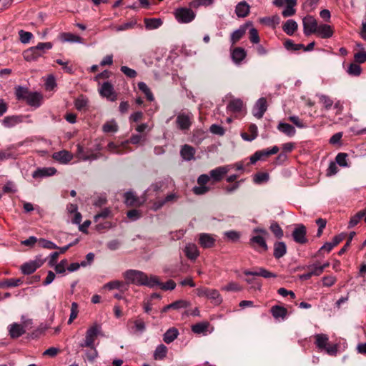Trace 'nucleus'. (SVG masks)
Masks as SVG:
<instances>
[{
  "label": "nucleus",
  "instance_id": "nucleus-1",
  "mask_svg": "<svg viewBox=\"0 0 366 366\" xmlns=\"http://www.w3.org/2000/svg\"><path fill=\"white\" fill-rule=\"evenodd\" d=\"M127 284H133L139 286H147L149 287H155L159 284V278L156 275L147 276L144 272L136 270L128 269L123 273Z\"/></svg>",
  "mask_w": 366,
  "mask_h": 366
},
{
  "label": "nucleus",
  "instance_id": "nucleus-2",
  "mask_svg": "<svg viewBox=\"0 0 366 366\" xmlns=\"http://www.w3.org/2000/svg\"><path fill=\"white\" fill-rule=\"evenodd\" d=\"M101 333V325L94 323L86 331L84 340L79 344V347L83 350L85 347H96L95 340Z\"/></svg>",
  "mask_w": 366,
  "mask_h": 366
},
{
  "label": "nucleus",
  "instance_id": "nucleus-3",
  "mask_svg": "<svg viewBox=\"0 0 366 366\" xmlns=\"http://www.w3.org/2000/svg\"><path fill=\"white\" fill-rule=\"evenodd\" d=\"M174 16L179 23L188 24L195 19L196 14L191 8L179 7L174 10Z\"/></svg>",
  "mask_w": 366,
  "mask_h": 366
},
{
  "label": "nucleus",
  "instance_id": "nucleus-4",
  "mask_svg": "<svg viewBox=\"0 0 366 366\" xmlns=\"http://www.w3.org/2000/svg\"><path fill=\"white\" fill-rule=\"evenodd\" d=\"M317 97L319 98L320 103L322 104L325 110H330L334 104V109L336 110V115H340L342 114L343 110V105L340 101H337L334 104L333 100L327 95L319 94Z\"/></svg>",
  "mask_w": 366,
  "mask_h": 366
},
{
  "label": "nucleus",
  "instance_id": "nucleus-5",
  "mask_svg": "<svg viewBox=\"0 0 366 366\" xmlns=\"http://www.w3.org/2000/svg\"><path fill=\"white\" fill-rule=\"evenodd\" d=\"M32 324L31 320L24 321L22 324L13 323L9 326V332L11 338H18L26 332V328Z\"/></svg>",
  "mask_w": 366,
  "mask_h": 366
},
{
  "label": "nucleus",
  "instance_id": "nucleus-6",
  "mask_svg": "<svg viewBox=\"0 0 366 366\" xmlns=\"http://www.w3.org/2000/svg\"><path fill=\"white\" fill-rule=\"evenodd\" d=\"M99 92L102 97L107 98L111 102H114L117 99V94L114 91V86L109 81L104 82L99 89Z\"/></svg>",
  "mask_w": 366,
  "mask_h": 366
},
{
  "label": "nucleus",
  "instance_id": "nucleus-7",
  "mask_svg": "<svg viewBox=\"0 0 366 366\" xmlns=\"http://www.w3.org/2000/svg\"><path fill=\"white\" fill-rule=\"evenodd\" d=\"M304 34L310 36L315 34L318 27L317 20L312 16H307L302 19Z\"/></svg>",
  "mask_w": 366,
  "mask_h": 366
},
{
  "label": "nucleus",
  "instance_id": "nucleus-8",
  "mask_svg": "<svg viewBox=\"0 0 366 366\" xmlns=\"http://www.w3.org/2000/svg\"><path fill=\"white\" fill-rule=\"evenodd\" d=\"M280 149L277 146H274L271 149L257 151L251 157V164L256 163L258 160L264 159V158L275 154L279 152Z\"/></svg>",
  "mask_w": 366,
  "mask_h": 366
},
{
  "label": "nucleus",
  "instance_id": "nucleus-9",
  "mask_svg": "<svg viewBox=\"0 0 366 366\" xmlns=\"http://www.w3.org/2000/svg\"><path fill=\"white\" fill-rule=\"evenodd\" d=\"M192 115L182 113L177 115L176 122L181 130H187L192 124Z\"/></svg>",
  "mask_w": 366,
  "mask_h": 366
},
{
  "label": "nucleus",
  "instance_id": "nucleus-10",
  "mask_svg": "<svg viewBox=\"0 0 366 366\" xmlns=\"http://www.w3.org/2000/svg\"><path fill=\"white\" fill-rule=\"evenodd\" d=\"M267 109V100L265 98L259 99L255 103L252 114L257 119H261Z\"/></svg>",
  "mask_w": 366,
  "mask_h": 366
},
{
  "label": "nucleus",
  "instance_id": "nucleus-11",
  "mask_svg": "<svg viewBox=\"0 0 366 366\" xmlns=\"http://www.w3.org/2000/svg\"><path fill=\"white\" fill-rule=\"evenodd\" d=\"M84 352L83 359L84 361L94 362L99 356L98 351L96 347H85L83 350L80 348L77 352Z\"/></svg>",
  "mask_w": 366,
  "mask_h": 366
},
{
  "label": "nucleus",
  "instance_id": "nucleus-12",
  "mask_svg": "<svg viewBox=\"0 0 366 366\" xmlns=\"http://www.w3.org/2000/svg\"><path fill=\"white\" fill-rule=\"evenodd\" d=\"M292 237L295 241L300 244H305L307 239L306 238V228L303 224H299L293 231Z\"/></svg>",
  "mask_w": 366,
  "mask_h": 366
},
{
  "label": "nucleus",
  "instance_id": "nucleus-13",
  "mask_svg": "<svg viewBox=\"0 0 366 366\" xmlns=\"http://www.w3.org/2000/svg\"><path fill=\"white\" fill-rule=\"evenodd\" d=\"M230 168L229 166H222L218 167L209 172V174L211 178L214 182H219L221 181L224 176L227 174V172L229 171Z\"/></svg>",
  "mask_w": 366,
  "mask_h": 366
},
{
  "label": "nucleus",
  "instance_id": "nucleus-14",
  "mask_svg": "<svg viewBox=\"0 0 366 366\" xmlns=\"http://www.w3.org/2000/svg\"><path fill=\"white\" fill-rule=\"evenodd\" d=\"M244 274L247 276H260L266 279L275 278L277 277V274L272 272L264 267H259L257 271L255 272L244 270Z\"/></svg>",
  "mask_w": 366,
  "mask_h": 366
},
{
  "label": "nucleus",
  "instance_id": "nucleus-15",
  "mask_svg": "<svg viewBox=\"0 0 366 366\" xmlns=\"http://www.w3.org/2000/svg\"><path fill=\"white\" fill-rule=\"evenodd\" d=\"M249 244L255 249H257V247L262 248L263 251H267L268 249L265 238L262 235L252 236L249 239Z\"/></svg>",
  "mask_w": 366,
  "mask_h": 366
},
{
  "label": "nucleus",
  "instance_id": "nucleus-16",
  "mask_svg": "<svg viewBox=\"0 0 366 366\" xmlns=\"http://www.w3.org/2000/svg\"><path fill=\"white\" fill-rule=\"evenodd\" d=\"M243 109L244 103L240 99L230 100L227 106V111L230 113H240Z\"/></svg>",
  "mask_w": 366,
  "mask_h": 366
},
{
  "label": "nucleus",
  "instance_id": "nucleus-17",
  "mask_svg": "<svg viewBox=\"0 0 366 366\" xmlns=\"http://www.w3.org/2000/svg\"><path fill=\"white\" fill-rule=\"evenodd\" d=\"M318 36L322 39H328L332 36L334 30L330 25L320 24L318 25L317 31L315 33Z\"/></svg>",
  "mask_w": 366,
  "mask_h": 366
},
{
  "label": "nucleus",
  "instance_id": "nucleus-18",
  "mask_svg": "<svg viewBox=\"0 0 366 366\" xmlns=\"http://www.w3.org/2000/svg\"><path fill=\"white\" fill-rule=\"evenodd\" d=\"M52 158L61 164H67L72 158L73 155L66 150H61L58 152H54L52 154Z\"/></svg>",
  "mask_w": 366,
  "mask_h": 366
},
{
  "label": "nucleus",
  "instance_id": "nucleus-19",
  "mask_svg": "<svg viewBox=\"0 0 366 366\" xmlns=\"http://www.w3.org/2000/svg\"><path fill=\"white\" fill-rule=\"evenodd\" d=\"M56 172V169L54 167L39 168L33 172L32 177L36 179L50 177L55 174Z\"/></svg>",
  "mask_w": 366,
  "mask_h": 366
},
{
  "label": "nucleus",
  "instance_id": "nucleus-20",
  "mask_svg": "<svg viewBox=\"0 0 366 366\" xmlns=\"http://www.w3.org/2000/svg\"><path fill=\"white\" fill-rule=\"evenodd\" d=\"M199 243L204 248H211L214 245L215 239L209 234L202 233L199 234Z\"/></svg>",
  "mask_w": 366,
  "mask_h": 366
},
{
  "label": "nucleus",
  "instance_id": "nucleus-21",
  "mask_svg": "<svg viewBox=\"0 0 366 366\" xmlns=\"http://www.w3.org/2000/svg\"><path fill=\"white\" fill-rule=\"evenodd\" d=\"M26 101L29 105L39 107L41 104L42 95L39 92H29Z\"/></svg>",
  "mask_w": 366,
  "mask_h": 366
},
{
  "label": "nucleus",
  "instance_id": "nucleus-22",
  "mask_svg": "<svg viewBox=\"0 0 366 366\" xmlns=\"http://www.w3.org/2000/svg\"><path fill=\"white\" fill-rule=\"evenodd\" d=\"M271 314L276 320H285L287 315V310L280 305H274L270 310Z\"/></svg>",
  "mask_w": 366,
  "mask_h": 366
},
{
  "label": "nucleus",
  "instance_id": "nucleus-23",
  "mask_svg": "<svg viewBox=\"0 0 366 366\" xmlns=\"http://www.w3.org/2000/svg\"><path fill=\"white\" fill-rule=\"evenodd\" d=\"M137 22L135 19H132L127 22L123 23L120 25H114L112 24L109 26V28L117 32L127 31L133 29Z\"/></svg>",
  "mask_w": 366,
  "mask_h": 366
},
{
  "label": "nucleus",
  "instance_id": "nucleus-24",
  "mask_svg": "<svg viewBox=\"0 0 366 366\" xmlns=\"http://www.w3.org/2000/svg\"><path fill=\"white\" fill-rule=\"evenodd\" d=\"M181 157L186 161H190L194 159L195 149L190 145L184 144L180 151Z\"/></svg>",
  "mask_w": 366,
  "mask_h": 366
},
{
  "label": "nucleus",
  "instance_id": "nucleus-25",
  "mask_svg": "<svg viewBox=\"0 0 366 366\" xmlns=\"http://www.w3.org/2000/svg\"><path fill=\"white\" fill-rule=\"evenodd\" d=\"M232 59L236 64H239L243 61L246 56V51L242 47L234 48L231 53Z\"/></svg>",
  "mask_w": 366,
  "mask_h": 366
},
{
  "label": "nucleus",
  "instance_id": "nucleus-26",
  "mask_svg": "<svg viewBox=\"0 0 366 366\" xmlns=\"http://www.w3.org/2000/svg\"><path fill=\"white\" fill-rule=\"evenodd\" d=\"M184 252L187 257L192 260L196 259L199 254L197 245L192 243L187 244Z\"/></svg>",
  "mask_w": 366,
  "mask_h": 366
},
{
  "label": "nucleus",
  "instance_id": "nucleus-27",
  "mask_svg": "<svg viewBox=\"0 0 366 366\" xmlns=\"http://www.w3.org/2000/svg\"><path fill=\"white\" fill-rule=\"evenodd\" d=\"M235 13L238 17L247 16L249 13V5L244 1L239 2L235 7Z\"/></svg>",
  "mask_w": 366,
  "mask_h": 366
},
{
  "label": "nucleus",
  "instance_id": "nucleus-28",
  "mask_svg": "<svg viewBox=\"0 0 366 366\" xmlns=\"http://www.w3.org/2000/svg\"><path fill=\"white\" fill-rule=\"evenodd\" d=\"M286 7L282 11V14L284 17L292 16L295 14L294 7L297 5V0H285Z\"/></svg>",
  "mask_w": 366,
  "mask_h": 366
},
{
  "label": "nucleus",
  "instance_id": "nucleus-29",
  "mask_svg": "<svg viewBox=\"0 0 366 366\" xmlns=\"http://www.w3.org/2000/svg\"><path fill=\"white\" fill-rule=\"evenodd\" d=\"M40 264L35 261L24 263L21 267V272L24 274H30L34 272Z\"/></svg>",
  "mask_w": 366,
  "mask_h": 366
},
{
  "label": "nucleus",
  "instance_id": "nucleus-30",
  "mask_svg": "<svg viewBox=\"0 0 366 366\" xmlns=\"http://www.w3.org/2000/svg\"><path fill=\"white\" fill-rule=\"evenodd\" d=\"M248 130L249 134L244 132L241 134V137L244 140L251 142L256 139L258 135L257 127L254 124H252L249 126Z\"/></svg>",
  "mask_w": 366,
  "mask_h": 366
},
{
  "label": "nucleus",
  "instance_id": "nucleus-31",
  "mask_svg": "<svg viewBox=\"0 0 366 366\" xmlns=\"http://www.w3.org/2000/svg\"><path fill=\"white\" fill-rule=\"evenodd\" d=\"M24 59L27 61H36L41 56V54L36 51L34 46L31 47L23 53Z\"/></svg>",
  "mask_w": 366,
  "mask_h": 366
},
{
  "label": "nucleus",
  "instance_id": "nucleus-32",
  "mask_svg": "<svg viewBox=\"0 0 366 366\" xmlns=\"http://www.w3.org/2000/svg\"><path fill=\"white\" fill-rule=\"evenodd\" d=\"M287 252L286 244L283 242H278L274 244V257L276 259L282 257Z\"/></svg>",
  "mask_w": 366,
  "mask_h": 366
},
{
  "label": "nucleus",
  "instance_id": "nucleus-33",
  "mask_svg": "<svg viewBox=\"0 0 366 366\" xmlns=\"http://www.w3.org/2000/svg\"><path fill=\"white\" fill-rule=\"evenodd\" d=\"M246 30L247 25H243L232 33L230 41L232 45L242 39V37L245 34Z\"/></svg>",
  "mask_w": 366,
  "mask_h": 366
},
{
  "label": "nucleus",
  "instance_id": "nucleus-34",
  "mask_svg": "<svg viewBox=\"0 0 366 366\" xmlns=\"http://www.w3.org/2000/svg\"><path fill=\"white\" fill-rule=\"evenodd\" d=\"M59 39L62 42H81V37L69 32L61 33L59 36Z\"/></svg>",
  "mask_w": 366,
  "mask_h": 366
},
{
  "label": "nucleus",
  "instance_id": "nucleus-35",
  "mask_svg": "<svg viewBox=\"0 0 366 366\" xmlns=\"http://www.w3.org/2000/svg\"><path fill=\"white\" fill-rule=\"evenodd\" d=\"M179 335L178 330L175 327L169 328L163 336V340L167 344L172 342Z\"/></svg>",
  "mask_w": 366,
  "mask_h": 366
},
{
  "label": "nucleus",
  "instance_id": "nucleus-36",
  "mask_svg": "<svg viewBox=\"0 0 366 366\" xmlns=\"http://www.w3.org/2000/svg\"><path fill=\"white\" fill-rule=\"evenodd\" d=\"M315 345L319 350H324L328 344L329 338L325 334H317L315 336Z\"/></svg>",
  "mask_w": 366,
  "mask_h": 366
},
{
  "label": "nucleus",
  "instance_id": "nucleus-37",
  "mask_svg": "<svg viewBox=\"0 0 366 366\" xmlns=\"http://www.w3.org/2000/svg\"><path fill=\"white\" fill-rule=\"evenodd\" d=\"M104 288L108 289L109 290H119L122 292L127 290L124 282L119 280L109 282L104 285Z\"/></svg>",
  "mask_w": 366,
  "mask_h": 366
},
{
  "label": "nucleus",
  "instance_id": "nucleus-38",
  "mask_svg": "<svg viewBox=\"0 0 366 366\" xmlns=\"http://www.w3.org/2000/svg\"><path fill=\"white\" fill-rule=\"evenodd\" d=\"M144 24L147 29L152 30L158 29L162 24V21L159 18L144 19Z\"/></svg>",
  "mask_w": 366,
  "mask_h": 366
},
{
  "label": "nucleus",
  "instance_id": "nucleus-39",
  "mask_svg": "<svg viewBox=\"0 0 366 366\" xmlns=\"http://www.w3.org/2000/svg\"><path fill=\"white\" fill-rule=\"evenodd\" d=\"M277 129L289 137H292L296 133L295 127L287 123H280L277 126Z\"/></svg>",
  "mask_w": 366,
  "mask_h": 366
},
{
  "label": "nucleus",
  "instance_id": "nucleus-40",
  "mask_svg": "<svg viewBox=\"0 0 366 366\" xmlns=\"http://www.w3.org/2000/svg\"><path fill=\"white\" fill-rule=\"evenodd\" d=\"M129 141L123 142L121 145H117L114 142H109L107 145V149L112 152L118 154H122L124 153L123 148L126 147Z\"/></svg>",
  "mask_w": 366,
  "mask_h": 366
},
{
  "label": "nucleus",
  "instance_id": "nucleus-41",
  "mask_svg": "<svg viewBox=\"0 0 366 366\" xmlns=\"http://www.w3.org/2000/svg\"><path fill=\"white\" fill-rule=\"evenodd\" d=\"M209 326V322H202L192 326V331L195 334H205Z\"/></svg>",
  "mask_w": 366,
  "mask_h": 366
},
{
  "label": "nucleus",
  "instance_id": "nucleus-42",
  "mask_svg": "<svg viewBox=\"0 0 366 366\" xmlns=\"http://www.w3.org/2000/svg\"><path fill=\"white\" fill-rule=\"evenodd\" d=\"M129 322L134 324L132 327L134 332L142 333L146 329L145 323L142 318L138 317L134 321L129 320Z\"/></svg>",
  "mask_w": 366,
  "mask_h": 366
},
{
  "label": "nucleus",
  "instance_id": "nucleus-43",
  "mask_svg": "<svg viewBox=\"0 0 366 366\" xmlns=\"http://www.w3.org/2000/svg\"><path fill=\"white\" fill-rule=\"evenodd\" d=\"M21 120L19 117L17 116H8L4 118L2 120V124L7 128L12 127L21 122Z\"/></svg>",
  "mask_w": 366,
  "mask_h": 366
},
{
  "label": "nucleus",
  "instance_id": "nucleus-44",
  "mask_svg": "<svg viewBox=\"0 0 366 366\" xmlns=\"http://www.w3.org/2000/svg\"><path fill=\"white\" fill-rule=\"evenodd\" d=\"M297 29V24L292 19L287 20L283 26L284 31L288 35H292Z\"/></svg>",
  "mask_w": 366,
  "mask_h": 366
},
{
  "label": "nucleus",
  "instance_id": "nucleus-45",
  "mask_svg": "<svg viewBox=\"0 0 366 366\" xmlns=\"http://www.w3.org/2000/svg\"><path fill=\"white\" fill-rule=\"evenodd\" d=\"M366 215V209L359 211L357 214L352 216L349 222L348 227L352 228L356 226L360 219Z\"/></svg>",
  "mask_w": 366,
  "mask_h": 366
},
{
  "label": "nucleus",
  "instance_id": "nucleus-46",
  "mask_svg": "<svg viewBox=\"0 0 366 366\" xmlns=\"http://www.w3.org/2000/svg\"><path fill=\"white\" fill-rule=\"evenodd\" d=\"M102 130L105 133L117 132L118 130L117 123L114 119L108 121L102 126Z\"/></svg>",
  "mask_w": 366,
  "mask_h": 366
},
{
  "label": "nucleus",
  "instance_id": "nucleus-47",
  "mask_svg": "<svg viewBox=\"0 0 366 366\" xmlns=\"http://www.w3.org/2000/svg\"><path fill=\"white\" fill-rule=\"evenodd\" d=\"M167 354V347L161 344L158 345L154 352V358L155 360H163Z\"/></svg>",
  "mask_w": 366,
  "mask_h": 366
},
{
  "label": "nucleus",
  "instance_id": "nucleus-48",
  "mask_svg": "<svg viewBox=\"0 0 366 366\" xmlns=\"http://www.w3.org/2000/svg\"><path fill=\"white\" fill-rule=\"evenodd\" d=\"M124 199V202L128 206H137L140 204L139 199L131 192L125 193Z\"/></svg>",
  "mask_w": 366,
  "mask_h": 366
},
{
  "label": "nucleus",
  "instance_id": "nucleus-49",
  "mask_svg": "<svg viewBox=\"0 0 366 366\" xmlns=\"http://www.w3.org/2000/svg\"><path fill=\"white\" fill-rule=\"evenodd\" d=\"M207 298L210 299L214 305H219L222 301L219 292L218 290L214 289H209L207 294Z\"/></svg>",
  "mask_w": 366,
  "mask_h": 366
},
{
  "label": "nucleus",
  "instance_id": "nucleus-50",
  "mask_svg": "<svg viewBox=\"0 0 366 366\" xmlns=\"http://www.w3.org/2000/svg\"><path fill=\"white\" fill-rule=\"evenodd\" d=\"M138 88L139 90H141L147 97V99L150 102L154 100V96L150 90V89L148 87V86L144 82H139L138 83Z\"/></svg>",
  "mask_w": 366,
  "mask_h": 366
},
{
  "label": "nucleus",
  "instance_id": "nucleus-51",
  "mask_svg": "<svg viewBox=\"0 0 366 366\" xmlns=\"http://www.w3.org/2000/svg\"><path fill=\"white\" fill-rule=\"evenodd\" d=\"M347 71L351 76H357L360 75V74L362 72V69H361L360 66L358 64L352 63L348 66Z\"/></svg>",
  "mask_w": 366,
  "mask_h": 366
},
{
  "label": "nucleus",
  "instance_id": "nucleus-52",
  "mask_svg": "<svg viewBox=\"0 0 366 366\" xmlns=\"http://www.w3.org/2000/svg\"><path fill=\"white\" fill-rule=\"evenodd\" d=\"M304 269H308L311 272L312 276H320L323 273L322 269L320 268V265L317 264L307 265Z\"/></svg>",
  "mask_w": 366,
  "mask_h": 366
},
{
  "label": "nucleus",
  "instance_id": "nucleus-53",
  "mask_svg": "<svg viewBox=\"0 0 366 366\" xmlns=\"http://www.w3.org/2000/svg\"><path fill=\"white\" fill-rule=\"evenodd\" d=\"M79 314V305L76 302H74L71 305V313L68 320V324L70 325L77 317Z\"/></svg>",
  "mask_w": 366,
  "mask_h": 366
},
{
  "label": "nucleus",
  "instance_id": "nucleus-54",
  "mask_svg": "<svg viewBox=\"0 0 366 366\" xmlns=\"http://www.w3.org/2000/svg\"><path fill=\"white\" fill-rule=\"evenodd\" d=\"M88 100L86 98L84 97L83 96H81L78 97L74 102L75 107L77 110H82L85 109L87 106Z\"/></svg>",
  "mask_w": 366,
  "mask_h": 366
},
{
  "label": "nucleus",
  "instance_id": "nucleus-55",
  "mask_svg": "<svg viewBox=\"0 0 366 366\" xmlns=\"http://www.w3.org/2000/svg\"><path fill=\"white\" fill-rule=\"evenodd\" d=\"M269 180V174L267 172H259L254 174V182L256 184H262Z\"/></svg>",
  "mask_w": 366,
  "mask_h": 366
},
{
  "label": "nucleus",
  "instance_id": "nucleus-56",
  "mask_svg": "<svg viewBox=\"0 0 366 366\" xmlns=\"http://www.w3.org/2000/svg\"><path fill=\"white\" fill-rule=\"evenodd\" d=\"M53 45L51 42H41L39 43L35 47L36 51L41 54V56L44 54L45 50H49L52 48Z\"/></svg>",
  "mask_w": 366,
  "mask_h": 366
},
{
  "label": "nucleus",
  "instance_id": "nucleus-57",
  "mask_svg": "<svg viewBox=\"0 0 366 366\" xmlns=\"http://www.w3.org/2000/svg\"><path fill=\"white\" fill-rule=\"evenodd\" d=\"M24 280L21 278H11L6 280L4 282V286L7 287H15L21 285L23 283Z\"/></svg>",
  "mask_w": 366,
  "mask_h": 366
},
{
  "label": "nucleus",
  "instance_id": "nucleus-58",
  "mask_svg": "<svg viewBox=\"0 0 366 366\" xmlns=\"http://www.w3.org/2000/svg\"><path fill=\"white\" fill-rule=\"evenodd\" d=\"M155 286H159L163 290H172L176 287V283L173 280H168L165 283H162L159 280V284H155Z\"/></svg>",
  "mask_w": 366,
  "mask_h": 366
},
{
  "label": "nucleus",
  "instance_id": "nucleus-59",
  "mask_svg": "<svg viewBox=\"0 0 366 366\" xmlns=\"http://www.w3.org/2000/svg\"><path fill=\"white\" fill-rule=\"evenodd\" d=\"M29 91L21 86H18L16 89V96L18 99H26Z\"/></svg>",
  "mask_w": 366,
  "mask_h": 366
},
{
  "label": "nucleus",
  "instance_id": "nucleus-60",
  "mask_svg": "<svg viewBox=\"0 0 366 366\" xmlns=\"http://www.w3.org/2000/svg\"><path fill=\"white\" fill-rule=\"evenodd\" d=\"M38 242H39V244L43 248L49 249L58 248L56 244H55L54 242H52L51 241L45 239H39Z\"/></svg>",
  "mask_w": 366,
  "mask_h": 366
},
{
  "label": "nucleus",
  "instance_id": "nucleus-61",
  "mask_svg": "<svg viewBox=\"0 0 366 366\" xmlns=\"http://www.w3.org/2000/svg\"><path fill=\"white\" fill-rule=\"evenodd\" d=\"M223 290L225 291H234L238 292L242 290V287L237 282H231L228 283L227 285L222 287Z\"/></svg>",
  "mask_w": 366,
  "mask_h": 366
},
{
  "label": "nucleus",
  "instance_id": "nucleus-62",
  "mask_svg": "<svg viewBox=\"0 0 366 366\" xmlns=\"http://www.w3.org/2000/svg\"><path fill=\"white\" fill-rule=\"evenodd\" d=\"M284 44L287 49H291V50H294V51H297V50H300V49L304 48L303 44H295L290 39L285 41Z\"/></svg>",
  "mask_w": 366,
  "mask_h": 366
},
{
  "label": "nucleus",
  "instance_id": "nucleus-63",
  "mask_svg": "<svg viewBox=\"0 0 366 366\" xmlns=\"http://www.w3.org/2000/svg\"><path fill=\"white\" fill-rule=\"evenodd\" d=\"M19 35L20 41L24 44H26V43L29 42V41L31 40V39L33 36V35L31 32L25 31L24 30H20L19 31Z\"/></svg>",
  "mask_w": 366,
  "mask_h": 366
},
{
  "label": "nucleus",
  "instance_id": "nucleus-64",
  "mask_svg": "<svg viewBox=\"0 0 366 366\" xmlns=\"http://www.w3.org/2000/svg\"><path fill=\"white\" fill-rule=\"evenodd\" d=\"M190 305V303L186 300H179L176 302L172 303V309L174 310H180L183 308H187Z\"/></svg>",
  "mask_w": 366,
  "mask_h": 366
}]
</instances>
